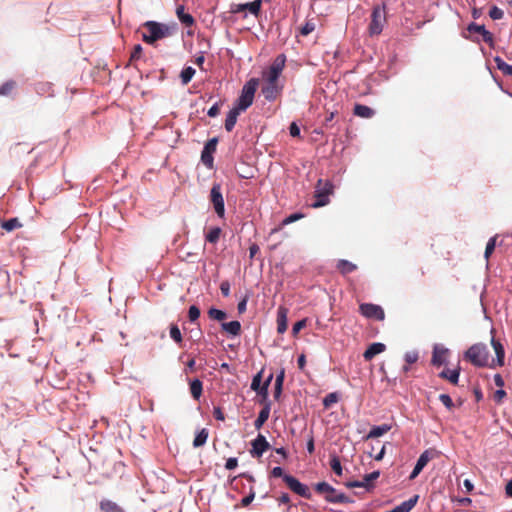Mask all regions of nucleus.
Listing matches in <instances>:
<instances>
[{"label":"nucleus","mask_w":512,"mask_h":512,"mask_svg":"<svg viewBox=\"0 0 512 512\" xmlns=\"http://www.w3.org/2000/svg\"><path fill=\"white\" fill-rule=\"evenodd\" d=\"M286 63V56L279 54L272 62L270 67L263 72V84L261 93L264 98L272 102L282 93L283 85L279 83V77L283 72Z\"/></svg>","instance_id":"f257e3e1"},{"label":"nucleus","mask_w":512,"mask_h":512,"mask_svg":"<svg viewBox=\"0 0 512 512\" xmlns=\"http://www.w3.org/2000/svg\"><path fill=\"white\" fill-rule=\"evenodd\" d=\"M143 27L147 29L148 33H143L142 40L151 45L158 40L173 36L178 31V24L175 22L146 21Z\"/></svg>","instance_id":"f03ea898"},{"label":"nucleus","mask_w":512,"mask_h":512,"mask_svg":"<svg viewBox=\"0 0 512 512\" xmlns=\"http://www.w3.org/2000/svg\"><path fill=\"white\" fill-rule=\"evenodd\" d=\"M464 359L475 367H485L489 365V350L486 345L477 343L469 347L464 354Z\"/></svg>","instance_id":"7ed1b4c3"},{"label":"nucleus","mask_w":512,"mask_h":512,"mask_svg":"<svg viewBox=\"0 0 512 512\" xmlns=\"http://www.w3.org/2000/svg\"><path fill=\"white\" fill-rule=\"evenodd\" d=\"M259 85V80L257 78H251L248 80L242 88L241 95L239 96L236 105L238 110L245 111L249 108L254 100V95Z\"/></svg>","instance_id":"20e7f679"},{"label":"nucleus","mask_w":512,"mask_h":512,"mask_svg":"<svg viewBox=\"0 0 512 512\" xmlns=\"http://www.w3.org/2000/svg\"><path fill=\"white\" fill-rule=\"evenodd\" d=\"M317 493L324 495L327 502L334 504H342L351 502L350 498L344 493L338 492L327 482H319L314 486Z\"/></svg>","instance_id":"39448f33"},{"label":"nucleus","mask_w":512,"mask_h":512,"mask_svg":"<svg viewBox=\"0 0 512 512\" xmlns=\"http://www.w3.org/2000/svg\"><path fill=\"white\" fill-rule=\"evenodd\" d=\"M334 186L329 180L319 179L317 181L314 197L316 201L311 205L313 208H319L329 203V196L333 194Z\"/></svg>","instance_id":"423d86ee"},{"label":"nucleus","mask_w":512,"mask_h":512,"mask_svg":"<svg viewBox=\"0 0 512 512\" xmlns=\"http://www.w3.org/2000/svg\"><path fill=\"white\" fill-rule=\"evenodd\" d=\"M386 23L385 6L376 5L371 13V22L368 27L371 36L379 35Z\"/></svg>","instance_id":"0eeeda50"},{"label":"nucleus","mask_w":512,"mask_h":512,"mask_svg":"<svg viewBox=\"0 0 512 512\" xmlns=\"http://www.w3.org/2000/svg\"><path fill=\"white\" fill-rule=\"evenodd\" d=\"M210 202L212 203L215 213L218 215V217L223 218L225 215V204L221 192V185L219 183H214L212 185L210 191Z\"/></svg>","instance_id":"6e6552de"},{"label":"nucleus","mask_w":512,"mask_h":512,"mask_svg":"<svg viewBox=\"0 0 512 512\" xmlns=\"http://www.w3.org/2000/svg\"><path fill=\"white\" fill-rule=\"evenodd\" d=\"M284 482L289 487V489L291 491H293L294 493H296L297 495H299L303 498L309 499V500L312 498V494H311L309 488L306 485L302 484L294 476L284 475Z\"/></svg>","instance_id":"1a4fd4ad"},{"label":"nucleus","mask_w":512,"mask_h":512,"mask_svg":"<svg viewBox=\"0 0 512 512\" xmlns=\"http://www.w3.org/2000/svg\"><path fill=\"white\" fill-rule=\"evenodd\" d=\"M360 313L368 318L382 321L385 318L384 310L381 306L372 303H363L359 306Z\"/></svg>","instance_id":"9d476101"},{"label":"nucleus","mask_w":512,"mask_h":512,"mask_svg":"<svg viewBox=\"0 0 512 512\" xmlns=\"http://www.w3.org/2000/svg\"><path fill=\"white\" fill-rule=\"evenodd\" d=\"M217 143V138L208 140L201 153V161L209 169L213 168V153L216 151Z\"/></svg>","instance_id":"9b49d317"},{"label":"nucleus","mask_w":512,"mask_h":512,"mask_svg":"<svg viewBox=\"0 0 512 512\" xmlns=\"http://www.w3.org/2000/svg\"><path fill=\"white\" fill-rule=\"evenodd\" d=\"M436 455V451L432 449L425 450L418 458L416 465L411 472L409 479L413 480L415 479L420 472L423 470V468L428 464V462L433 459Z\"/></svg>","instance_id":"f8f14e48"},{"label":"nucleus","mask_w":512,"mask_h":512,"mask_svg":"<svg viewBox=\"0 0 512 512\" xmlns=\"http://www.w3.org/2000/svg\"><path fill=\"white\" fill-rule=\"evenodd\" d=\"M252 449L250 454L254 458H260L264 452L270 448V444L264 435L258 434L257 437L251 442Z\"/></svg>","instance_id":"ddd939ff"},{"label":"nucleus","mask_w":512,"mask_h":512,"mask_svg":"<svg viewBox=\"0 0 512 512\" xmlns=\"http://www.w3.org/2000/svg\"><path fill=\"white\" fill-rule=\"evenodd\" d=\"M469 33H477L481 35L482 40L487 43L490 47L494 45V37L493 34L485 29L484 25H479L474 22L470 23L467 27Z\"/></svg>","instance_id":"4468645a"},{"label":"nucleus","mask_w":512,"mask_h":512,"mask_svg":"<svg viewBox=\"0 0 512 512\" xmlns=\"http://www.w3.org/2000/svg\"><path fill=\"white\" fill-rule=\"evenodd\" d=\"M448 355L449 349L443 346L435 345L431 359L432 365L439 367L445 364L447 362Z\"/></svg>","instance_id":"2eb2a0df"},{"label":"nucleus","mask_w":512,"mask_h":512,"mask_svg":"<svg viewBox=\"0 0 512 512\" xmlns=\"http://www.w3.org/2000/svg\"><path fill=\"white\" fill-rule=\"evenodd\" d=\"M491 345L495 351L496 359L492 360V363L489 365V367L493 368L495 365L497 366H503L504 365V358H505V350L503 345L496 339L492 338Z\"/></svg>","instance_id":"dca6fc26"},{"label":"nucleus","mask_w":512,"mask_h":512,"mask_svg":"<svg viewBox=\"0 0 512 512\" xmlns=\"http://www.w3.org/2000/svg\"><path fill=\"white\" fill-rule=\"evenodd\" d=\"M385 349L386 346L383 343H372L363 353V357L366 361H371L376 355L384 352Z\"/></svg>","instance_id":"f3484780"},{"label":"nucleus","mask_w":512,"mask_h":512,"mask_svg":"<svg viewBox=\"0 0 512 512\" xmlns=\"http://www.w3.org/2000/svg\"><path fill=\"white\" fill-rule=\"evenodd\" d=\"M288 309L280 306L277 310V332L283 334L287 330Z\"/></svg>","instance_id":"a211bd4d"},{"label":"nucleus","mask_w":512,"mask_h":512,"mask_svg":"<svg viewBox=\"0 0 512 512\" xmlns=\"http://www.w3.org/2000/svg\"><path fill=\"white\" fill-rule=\"evenodd\" d=\"M176 15L179 21L186 27H192L195 25L194 17L191 14L185 12V7L183 5H179L176 8Z\"/></svg>","instance_id":"6ab92c4d"},{"label":"nucleus","mask_w":512,"mask_h":512,"mask_svg":"<svg viewBox=\"0 0 512 512\" xmlns=\"http://www.w3.org/2000/svg\"><path fill=\"white\" fill-rule=\"evenodd\" d=\"M99 508L101 512H125L122 506L109 499H102L99 503Z\"/></svg>","instance_id":"aec40b11"},{"label":"nucleus","mask_w":512,"mask_h":512,"mask_svg":"<svg viewBox=\"0 0 512 512\" xmlns=\"http://www.w3.org/2000/svg\"><path fill=\"white\" fill-rule=\"evenodd\" d=\"M418 499H419V495H414L410 499H408V500L402 502L400 505L394 507L389 512H410L417 504Z\"/></svg>","instance_id":"412c9836"},{"label":"nucleus","mask_w":512,"mask_h":512,"mask_svg":"<svg viewBox=\"0 0 512 512\" xmlns=\"http://www.w3.org/2000/svg\"><path fill=\"white\" fill-rule=\"evenodd\" d=\"M353 113L354 115L365 119H370L375 115V111L372 108L363 104H356L354 106Z\"/></svg>","instance_id":"4be33fe9"},{"label":"nucleus","mask_w":512,"mask_h":512,"mask_svg":"<svg viewBox=\"0 0 512 512\" xmlns=\"http://www.w3.org/2000/svg\"><path fill=\"white\" fill-rule=\"evenodd\" d=\"M271 410V403H266V405L263 406L261 411L259 412V415L257 419L254 422V426L256 429H260L264 423L268 420Z\"/></svg>","instance_id":"5701e85b"},{"label":"nucleus","mask_w":512,"mask_h":512,"mask_svg":"<svg viewBox=\"0 0 512 512\" xmlns=\"http://www.w3.org/2000/svg\"><path fill=\"white\" fill-rule=\"evenodd\" d=\"M240 110H238L236 107H233L227 114V117L225 119V129L228 132H231L237 122V118L240 114Z\"/></svg>","instance_id":"b1692460"},{"label":"nucleus","mask_w":512,"mask_h":512,"mask_svg":"<svg viewBox=\"0 0 512 512\" xmlns=\"http://www.w3.org/2000/svg\"><path fill=\"white\" fill-rule=\"evenodd\" d=\"M190 393L195 400H199L203 392V383L199 379H193L189 382Z\"/></svg>","instance_id":"393cba45"},{"label":"nucleus","mask_w":512,"mask_h":512,"mask_svg":"<svg viewBox=\"0 0 512 512\" xmlns=\"http://www.w3.org/2000/svg\"><path fill=\"white\" fill-rule=\"evenodd\" d=\"M222 329L232 336H238L241 333V324L239 321H231L222 323Z\"/></svg>","instance_id":"a878e982"},{"label":"nucleus","mask_w":512,"mask_h":512,"mask_svg":"<svg viewBox=\"0 0 512 512\" xmlns=\"http://www.w3.org/2000/svg\"><path fill=\"white\" fill-rule=\"evenodd\" d=\"M337 269L341 274L347 275L355 271L357 269V266L348 260L341 259L337 263Z\"/></svg>","instance_id":"bb28decb"},{"label":"nucleus","mask_w":512,"mask_h":512,"mask_svg":"<svg viewBox=\"0 0 512 512\" xmlns=\"http://www.w3.org/2000/svg\"><path fill=\"white\" fill-rule=\"evenodd\" d=\"M142 54H143V48L140 44H136L131 52V55H130V58H129V61L128 63L126 64L125 67H128V66H133L135 68H137L136 66V61H138L141 57H142Z\"/></svg>","instance_id":"cd10ccee"},{"label":"nucleus","mask_w":512,"mask_h":512,"mask_svg":"<svg viewBox=\"0 0 512 512\" xmlns=\"http://www.w3.org/2000/svg\"><path fill=\"white\" fill-rule=\"evenodd\" d=\"M459 374H460V370L459 369H455V370H443L439 376L443 379H446L448 380L449 382H451L452 384L456 385L458 383V380H459Z\"/></svg>","instance_id":"c85d7f7f"},{"label":"nucleus","mask_w":512,"mask_h":512,"mask_svg":"<svg viewBox=\"0 0 512 512\" xmlns=\"http://www.w3.org/2000/svg\"><path fill=\"white\" fill-rule=\"evenodd\" d=\"M390 429H391V427L387 424H383L380 426H374L369 431L367 438L369 439V438L380 437V436L384 435L385 433H387Z\"/></svg>","instance_id":"c756f323"},{"label":"nucleus","mask_w":512,"mask_h":512,"mask_svg":"<svg viewBox=\"0 0 512 512\" xmlns=\"http://www.w3.org/2000/svg\"><path fill=\"white\" fill-rule=\"evenodd\" d=\"M208 436H209V432L206 428H202L195 436L194 440H193V446L195 448H198V447H201L203 446L207 439H208Z\"/></svg>","instance_id":"7c9ffc66"},{"label":"nucleus","mask_w":512,"mask_h":512,"mask_svg":"<svg viewBox=\"0 0 512 512\" xmlns=\"http://www.w3.org/2000/svg\"><path fill=\"white\" fill-rule=\"evenodd\" d=\"M496 67L504 74L512 76V65L507 64L501 57L496 56L494 58Z\"/></svg>","instance_id":"2f4dec72"},{"label":"nucleus","mask_w":512,"mask_h":512,"mask_svg":"<svg viewBox=\"0 0 512 512\" xmlns=\"http://www.w3.org/2000/svg\"><path fill=\"white\" fill-rule=\"evenodd\" d=\"M1 227L4 230H6L7 232H11V231H13L15 229L21 228L22 224L20 223L18 218H11V219H8V220L4 221L1 224Z\"/></svg>","instance_id":"473e14b6"},{"label":"nucleus","mask_w":512,"mask_h":512,"mask_svg":"<svg viewBox=\"0 0 512 512\" xmlns=\"http://www.w3.org/2000/svg\"><path fill=\"white\" fill-rule=\"evenodd\" d=\"M221 232L222 230L220 227L211 228L206 234V241L212 244H216L219 241Z\"/></svg>","instance_id":"72a5a7b5"},{"label":"nucleus","mask_w":512,"mask_h":512,"mask_svg":"<svg viewBox=\"0 0 512 512\" xmlns=\"http://www.w3.org/2000/svg\"><path fill=\"white\" fill-rule=\"evenodd\" d=\"M195 75V69L192 67H186L181 71L180 78L183 85H187Z\"/></svg>","instance_id":"f704fd0d"},{"label":"nucleus","mask_w":512,"mask_h":512,"mask_svg":"<svg viewBox=\"0 0 512 512\" xmlns=\"http://www.w3.org/2000/svg\"><path fill=\"white\" fill-rule=\"evenodd\" d=\"M262 0H255L253 2L244 3L245 10H248L251 14L257 16L261 10Z\"/></svg>","instance_id":"c9c22d12"},{"label":"nucleus","mask_w":512,"mask_h":512,"mask_svg":"<svg viewBox=\"0 0 512 512\" xmlns=\"http://www.w3.org/2000/svg\"><path fill=\"white\" fill-rule=\"evenodd\" d=\"M16 87L14 80H9L0 86V96H8Z\"/></svg>","instance_id":"e433bc0d"},{"label":"nucleus","mask_w":512,"mask_h":512,"mask_svg":"<svg viewBox=\"0 0 512 512\" xmlns=\"http://www.w3.org/2000/svg\"><path fill=\"white\" fill-rule=\"evenodd\" d=\"M339 401V396L336 392L329 393L323 398V406L328 409Z\"/></svg>","instance_id":"4c0bfd02"},{"label":"nucleus","mask_w":512,"mask_h":512,"mask_svg":"<svg viewBox=\"0 0 512 512\" xmlns=\"http://www.w3.org/2000/svg\"><path fill=\"white\" fill-rule=\"evenodd\" d=\"M208 316L210 319L217 320V321H223L227 317V314L222 310H219L216 308H210L208 310Z\"/></svg>","instance_id":"58836bf2"},{"label":"nucleus","mask_w":512,"mask_h":512,"mask_svg":"<svg viewBox=\"0 0 512 512\" xmlns=\"http://www.w3.org/2000/svg\"><path fill=\"white\" fill-rule=\"evenodd\" d=\"M170 337L177 343V344H181L182 343V334H181V331L179 329V327L176 325V324H171L170 325Z\"/></svg>","instance_id":"ea45409f"},{"label":"nucleus","mask_w":512,"mask_h":512,"mask_svg":"<svg viewBox=\"0 0 512 512\" xmlns=\"http://www.w3.org/2000/svg\"><path fill=\"white\" fill-rule=\"evenodd\" d=\"M330 467L338 476L342 475V466L338 456H332L330 459Z\"/></svg>","instance_id":"a19ab883"},{"label":"nucleus","mask_w":512,"mask_h":512,"mask_svg":"<svg viewBox=\"0 0 512 512\" xmlns=\"http://www.w3.org/2000/svg\"><path fill=\"white\" fill-rule=\"evenodd\" d=\"M262 374H263V369L261 371H259L252 379V383H251V389L253 391H258L262 388Z\"/></svg>","instance_id":"79ce46f5"},{"label":"nucleus","mask_w":512,"mask_h":512,"mask_svg":"<svg viewBox=\"0 0 512 512\" xmlns=\"http://www.w3.org/2000/svg\"><path fill=\"white\" fill-rule=\"evenodd\" d=\"M345 485L348 488L364 487L367 490H370L371 488L374 487L373 484H369L368 482L365 481V477L363 478V481H351L347 482Z\"/></svg>","instance_id":"37998d69"},{"label":"nucleus","mask_w":512,"mask_h":512,"mask_svg":"<svg viewBox=\"0 0 512 512\" xmlns=\"http://www.w3.org/2000/svg\"><path fill=\"white\" fill-rule=\"evenodd\" d=\"M495 247H496V237H492L489 239V241L486 245V248H485V252H484V256L487 260L489 259L491 254L494 252Z\"/></svg>","instance_id":"c03bdc74"},{"label":"nucleus","mask_w":512,"mask_h":512,"mask_svg":"<svg viewBox=\"0 0 512 512\" xmlns=\"http://www.w3.org/2000/svg\"><path fill=\"white\" fill-rule=\"evenodd\" d=\"M199 317H200V309L197 306H195V305L190 306L189 310H188V318H189V320L191 322H194Z\"/></svg>","instance_id":"a18cd8bd"},{"label":"nucleus","mask_w":512,"mask_h":512,"mask_svg":"<svg viewBox=\"0 0 512 512\" xmlns=\"http://www.w3.org/2000/svg\"><path fill=\"white\" fill-rule=\"evenodd\" d=\"M489 16L491 17V19L493 20H500L503 18L504 16V13L503 11L498 8L497 6H493L490 11H489Z\"/></svg>","instance_id":"49530a36"},{"label":"nucleus","mask_w":512,"mask_h":512,"mask_svg":"<svg viewBox=\"0 0 512 512\" xmlns=\"http://www.w3.org/2000/svg\"><path fill=\"white\" fill-rule=\"evenodd\" d=\"M439 400L449 410H451L454 406L452 398L448 394H440Z\"/></svg>","instance_id":"de8ad7c7"},{"label":"nucleus","mask_w":512,"mask_h":512,"mask_svg":"<svg viewBox=\"0 0 512 512\" xmlns=\"http://www.w3.org/2000/svg\"><path fill=\"white\" fill-rule=\"evenodd\" d=\"M307 325V319H302L300 321H297L292 328V334L293 336H297V334L305 328Z\"/></svg>","instance_id":"09e8293b"},{"label":"nucleus","mask_w":512,"mask_h":512,"mask_svg":"<svg viewBox=\"0 0 512 512\" xmlns=\"http://www.w3.org/2000/svg\"><path fill=\"white\" fill-rule=\"evenodd\" d=\"M256 392L261 397L260 403L263 404V406L266 405V403H271V401L268 400V389L262 387L260 390Z\"/></svg>","instance_id":"8fccbe9b"},{"label":"nucleus","mask_w":512,"mask_h":512,"mask_svg":"<svg viewBox=\"0 0 512 512\" xmlns=\"http://www.w3.org/2000/svg\"><path fill=\"white\" fill-rule=\"evenodd\" d=\"M303 217L302 214L300 213H294V214H291L290 216L286 217L283 221H282V226H285V225H288L290 223H293L299 219H301Z\"/></svg>","instance_id":"3c124183"},{"label":"nucleus","mask_w":512,"mask_h":512,"mask_svg":"<svg viewBox=\"0 0 512 512\" xmlns=\"http://www.w3.org/2000/svg\"><path fill=\"white\" fill-rule=\"evenodd\" d=\"M315 29V25L312 22H306L305 25L300 29V33L303 36H307L312 33Z\"/></svg>","instance_id":"603ef678"},{"label":"nucleus","mask_w":512,"mask_h":512,"mask_svg":"<svg viewBox=\"0 0 512 512\" xmlns=\"http://www.w3.org/2000/svg\"><path fill=\"white\" fill-rule=\"evenodd\" d=\"M418 360V354L416 352H408L405 355V361L408 364H413Z\"/></svg>","instance_id":"864d4df0"},{"label":"nucleus","mask_w":512,"mask_h":512,"mask_svg":"<svg viewBox=\"0 0 512 512\" xmlns=\"http://www.w3.org/2000/svg\"><path fill=\"white\" fill-rule=\"evenodd\" d=\"M289 132L292 137H299L300 136V128L295 122H292L289 127Z\"/></svg>","instance_id":"5fc2aeb1"},{"label":"nucleus","mask_w":512,"mask_h":512,"mask_svg":"<svg viewBox=\"0 0 512 512\" xmlns=\"http://www.w3.org/2000/svg\"><path fill=\"white\" fill-rule=\"evenodd\" d=\"M213 416L216 420H219V421L225 420V415L220 407H214Z\"/></svg>","instance_id":"6e6d98bb"},{"label":"nucleus","mask_w":512,"mask_h":512,"mask_svg":"<svg viewBox=\"0 0 512 512\" xmlns=\"http://www.w3.org/2000/svg\"><path fill=\"white\" fill-rule=\"evenodd\" d=\"M238 465V460L237 458H228L227 461H226V464H225V468L227 470H233L237 467Z\"/></svg>","instance_id":"4d7b16f0"},{"label":"nucleus","mask_w":512,"mask_h":512,"mask_svg":"<svg viewBox=\"0 0 512 512\" xmlns=\"http://www.w3.org/2000/svg\"><path fill=\"white\" fill-rule=\"evenodd\" d=\"M220 290L223 296L227 297L230 294V284L228 281H223L220 284Z\"/></svg>","instance_id":"13d9d810"},{"label":"nucleus","mask_w":512,"mask_h":512,"mask_svg":"<svg viewBox=\"0 0 512 512\" xmlns=\"http://www.w3.org/2000/svg\"><path fill=\"white\" fill-rule=\"evenodd\" d=\"M220 112V104L215 103L207 112L209 117H216Z\"/></svg>","instance_id":"bf43d9fd"},{"label":"nucleus","mask_w":512,"mask_h":512,"mask_svg":"<svg viewBox=\"0 0 512 512\" xmlns=\"http://www.w3.org/2000/svg\"><path fill=\"white\" fill-rule=\"evenodd\" d=\"M379 476V471H373L372 473L365 475V481L368 482L369 484H372V482L376 480Z\"/></svg>","instance_id":"052dcab7"},{"label":"nucleus","mask_w":512,"mask_h":512,"mask_svg":"<svg viewBox=\"0 0 512 512\" xmlns=\"http://www.w3.org/2000/svg\"><path fill=\"white\" fill-rule=\"evenodd\" d=\"M284 470L281 467H274L271 471V476L278 478L282 477L284 479Z\"/></svg>","instance_id":"680f3d73"},{"label":"nucleus","mask_w":512,"mask_h":512,"mask_svg":"<svg viewBox=\"0 0 512 512\" xmlns=\"http://www.w3.org/2000/svg\"><path fill=\"white\" fill-rule=\"evenodd\" d=\"M284 378H285V371H284V369H282L279 372V374L276 376L275 384L274 385L283 386Z\"/></svg>","instance_id":"e2e57ef3"},{"label":"nucleus","mask_w":512,"mask_h":512,"mask_svg":"<svg viewBox=\"0 0 512 512\" xmlns=\"http://www.w3.org/2000/svg\"><path fill=\"white\" fill-rule=\"evenodd\" d=\"M245 11L244 4H232L230 6V12L231 13H239Z\"/></svg>","instance_id":"0e129e2a"},{"label":"nucleus","mask_w":512,"mask_h":512,"mask_svg":"<svg viewBox=\"0 0 512 512\" xmlns=\"http://www.w3.org/2000/svg\"><path fill=\"white\" fill-rule=\"evenodd\" d=\"M246 305H247V297L243 298L237 305V310L239 314H242L246 311Z\"/></svg>","instance_id":"69168bd1"},{"label":"nucleus","mask_w":512,"mask_h":512,"mask_svg":"<svg viewBox=\"0 0 512 512\" xmlns=\"http://www.w3.org/2000/svg\"><path fill=\"white\" fill-rule=\"evenodd\" d=\"M254 496H255L254 493H250L249 495L242 498L241 505L244 507L248 506L253 501Z\"/></svg>","instance_id":"338daca9"},{"label":"nucleus","mask_w":512,"mask_h":512,"mask_svg":"<svg viewBox=\"0 0 512 512\" xmlns=\"http://www.w3.org/2000/svg\"><path fill=\"white\" fill-rule=\"evenodd\" d=\"M506 396V392L502 389H499L497 390L495 393H494V399L497 401V402H501L502 399Z\"/></svg>","instance_id":"774afa93"}]
</instances>
